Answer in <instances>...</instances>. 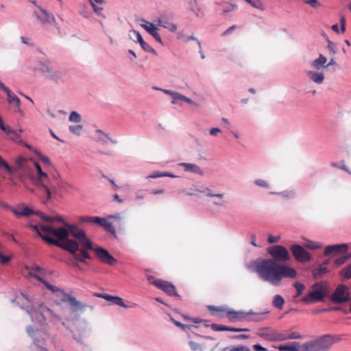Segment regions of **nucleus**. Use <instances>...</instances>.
I'll return each mask as SVG.
<instances>
[{
  "mask_svg": "<svg viewBox=\"0 0 351 351\" xmlns=\"http://www.w3.org/2000/svg\"><path fill=\"white\" fill-rule=\"evenodd\" d=\"M66 226V228H55L53 233L59 239L58 242L66 243V245H56L69 251L76 260L84 263L88 258V239L85 232L73 225Z\"/></svg>",
  "mask_w": 351,
  "mask_h": 351,
  "instance_id": "f257e3e1",
  "label": "nucleus"
},
{
  "mask_svg": "<svg viewBox=\"0 0 351 351\" xmlns=\"http://www.w3.org/2000/svg\"><path fill=\"white\" fill-rule=\"evenodd\" d=\"M255 270L265 281L277 286L285 278H295L296 271L289 266L276 263L271 258L261 259L254 263Z\"/></svg>",
  "mask_w": 351,
  "mask_h": 351,
  "instance_id": "f03ea898",
  "label": "nucleus"
},
{
  "mask_svg": "<svg viewBox=\"0 0 351 351\" xmlns=\"http://www.w3.org/2000/svg\"><path fill=\"white\" fill-rule=\"evenodd\" d=\"M44 285L49 290H51L54 293H60L62 294V301L63 302L67 303L70 306V310L71 313L73 314L72 319L77 317L81 313L85 312V307L83 306L81 304V303L75 299V298L71 296L68 293H66L63 290L60 289L59 287L50 285L47 281L45 282Z\"/></svg>",
  "mask_w": 351,
  "mask_h": 351,
  "instance_id": "7ed1b4c3",
  "label": "nucleus"
},
{
  "mask_svg": "<svg viewBox=\"0 0 351 351\" xmlns=\"http://www.w3.org/2000/svg\"><path fill=\"white\" fill-rule=\"evenodd\" d=\"M326 294L327 289L326 285L322 283H316L311 287V290L309 293L301 298V300L306 304L322 301Z\"/></svg>",
  "mask_w": 351,
  "mask_h": 351,
  "instance_id": "20e7f679",
  "label": "nucleus"
},
{
  "mask_svg": "<svg viewBox=\"0 0 351 351\" xmlns=\"http://www.w3.org/2000/svg\"><path fill=\"white\" fill-rule=\"evenodd\" d=\"M89 250L94 251L96 258L103 263L114 265L117 262V259L111 256L106 250L100 246H95L90 241Z\"/></svg>",
  "mask_w": 351,
  "mask_h": 351,
  "instance_id": "39448f33",
  "label": "nucleus"
},
{
  "mask_svg": "<svg viewBox=\"0 0 351 351\" xmlns=\"http://www.w3.org/2000/svg\"><path fill=\"white\" fill-rule=\"evenodd\" d=\"M147 280L150 284L154 285L158 289H161L167 295L176 297L179 296L175 286L172 283L161 279H155L152 276H148Z\"/></svg>",
  "mask_w": 351,
  "mask_h": 351,
  "instance_id": "423d86ee",
  "label": "nucleus"
},
{
  "mask_svg": "<svg viewBox=\"0 0 351 351\" xmlns=\"http://www.w3.org/2000/svg\"><path fill=\"white\" fill-rule=\"evenodd\" d=\"M267 252L276 263L287 262L289 258L288 250L282 245H276L267 248Z\"/></svg>",
  "mask_w": 351,
  "mask_h": 351,
  "instance_id": "0eeeda50",
  "label": "nucleus"
},
{
  "mask_svg": "<svg viewBox=\"0 0 351 351\" xmlns=\"http://www.w3.org/2000/svg\"><path fill=\"white\" fill-rule=\"evenodd\" d=\"M341 339L339 335H325L320 338L316 339L319 351H326L331 348V346Z\"/></svg>",
  "mask_w": 351,
  "mask_h": 351,
  "instance_id": "6e6552de",
  "label": "nucleus"
},
{
  "mask_svg": "<svg viewBox=\"0 0 351 351\" xmlns=\"http://www.w3.org/2000/svg\"><path fill=\"white\" fill-rule=\"evenodd\" d=\"M349 300L348 289L343 285H339L332 295V300L335 303H343Z\"/></svg>",
  "mask_w": 351,
  "mask_h": 351,
  "instance_id": "1a4fd4ad",
  "label": "nucleus"
},
{
  "mask_svg": "<svg viewBox=\"0 0 351 351\" xmlns=\"http://www.w3.org/2000/svg\"><path fill=\"white\" fill-rule=\"evenodd\" d=\"M290 250L295 258L300 262H306L311 258L309 254L300 245H293Z\"/></svg>",
  "mask_w": 351,
  "mask_h": 351,
  "instance_id": "9d476101",
  "label": "nucleus"
},
{
  "mask_svg": "<svg viewBox=\"0 0 351 351\" xmlns=\"http://www.w3.org/2000/svg\"><path fill=\"white\" fill-rule=\"evenodd\" d=\"M39 70L49 80L58 82L62 79L61 74L57 71L53 70L49 66L42 64L39 68Z\"/></svg>",
  "mask_w": 351,
  "mask_h": 351,
  "instance_id": "9b49d317",
  "label": "nucleus"
},
{
  "mask_svg": "<svg viewBox=\"0 0 351 351\" xmlns=\"http://www.w3.org/2000/svg\"><path fill=\"white\" fill-rule=\"evenodd\" d=\"M35 165H36V167L37 169L38 174L39 176L40 184L42 186L43 191L47 195V199H46V200H44V202H46L51 198L50 189L45 183V180H47L48 178V176L47 175V173H45V172H43L42 171V169L39 165L35 164Z\"/></svg>",
  "mask_w": 351,
  "mask_h": 351,
  "instance_id": "f8f14e48",
  "label": "nucleus"
},
{
  "mask_svg": "<svg viewBox=\"0 0 351 351\" xmlns=\"http://www.w3.org/2000/svg\"><path fill=\"white\" fill-rule=\"evenodd\" d=\"M39 12H34V14L38 21L43 24H49L52 22L56 24V19L53 15L49 13L47 10L38 7Z\"/></svg>",
  "mask_w": 351,
  "mask_h": 351,
  "instance_id": "ddd939ff",
  "label": "nucleus"
},
{
  "mask_svg": "<svg viewBox=\"0 0 351 351\" xmlns=\"http://www.w3.org/2000/svg\"><path fill=\"white\" fill-rule=\"evenodd\" d=\"M348 250V246L345 243L328 245L325 247L324 254L325 256L335 255L339 253L346 252Z\"/></svg>",
  "mask_w": 351,
  "mask_h": 351,
  "instance_id": "4468645a",
  "label": "nucleus"
},
{
  "mask_svg": "<svg viewBox=\"0 0 351 351\" xmlns=\"http://www.w3.org/2000/svg\"><path fill=\"white\" fill-rule=\"evenodd\" d=\"M29 228L35 231L37 234L40 237L45 241L48 243L50 245H60L62 246H65L66 243H60L57 241V239H55L52 237H51L49 235H45L41 232L40 226L38 225H29Z\"/></svg>",
  "mask_w": 351,
  "mask_h": 351,
  "instance_id": "2eb2a0df",
  "label": "nucleus"
},
{
  "mask_svg": "<svg viewBox=\"0 0 351 351\" xmlns=\"http://www.w3.org/2000/svg\"><path fill=\"white\" fill-rule=\"evenodd\" d=\"M92 139L97 143H99L102 145H106L108 143V140L110 141L112 143H117L116 141L112 140L111 138L108 136V135L104 132H103L100 130H96L95 132L92 134Z\"/></svg>",
  "mask_w": 351,
  "mask_h": 351,
  "instance_id": "dca6fc26",
  "label": "nucleus"
},
{
  "mask_svg": "<svg viewBox=\"0 0 351 351\" xmlns=\"http://www.w3.org/2000/svg\"><path fill=\"white\" fill-rule=\"evenodd\" d=\"M306 75L307 77L313 82L317 84H322L325 80L324 72L317 71H306Z\"/></svg>",
  "mask_w": 351,
  "mask_h": 351,
  "instance_id": "f3484780",
  "label": "nucleus"
},
{
  "mask_svg": "<svg viewBox=\"0 0 351 351\" xmlns=\"http://www.w3.org/2000/svg\"><path fill=\"white\" fill-rule=\"evenodd\" d=\"M249 313L242 311H235L233 310H229L227 311V317L231 322L235 321H247V316Z\"/></svg>",
  "mask_w": 351,
  "mask_h": 351,
  "instance_id": "a211bd4d",
  "label": "nucleus"
},
{
  "mask_svg": "<svg viewBox=\"0 0 351 351\" xmlns=\"http://www.w3.org/2000/svg\"><path fill=\"white\" fill-rule=\"evenodd\" d=\"M0 88L6 93L8 97V101L11 104H14L19 111L21 103L19 98L4 84H1Z\"/></svg>",
  "mask_w": 351,
  "mask_h": 351,
  "instance_id": "6ab92c4d",
  "label": "nucleus"
},
{
  "mask_svg": "<svg viewBox=\"0 0 351 351\" xmlns=\"http://www.w3.org/2000/svg\"><path fill=\"white\" fill-rule=\"evenodd\" d=\"M93 295L104 298L106 300L111 302L112 304H116L119 306L125 308L127 307V306L124 304L123 299L119 297L112 296L108 294H101L97 293H93Z\"/></svg>",
  "mask_w": 351,
  "mask_h": 351,
  "instance_id": "aec40b11",
  "label": "nucleus"
},
{
  "mask_svg": "<svg viewBox=\"0 0 351 351\" xmlns=\"http://www.w3.org/2000/svg\"><path fill=\"white\" fill-rule=\"evenodd\" d=\"M91 6L93 8L94 12L99 16H101L105 18L106 16L104 14V7L106 3L105 0H89Z\"/></svg>",
  "mask_w": 351,
  "mask_h": 351,
  "instance_id": "412c9836",
  "label": "nucleus"
},
{
  "mask_svg": "<svg viewBox=\"0 0 351 351\" xmlns=\"http://www.w3.org/2000/svg\"><path fill=\"white\" fill-rule=\"evenodd\" d=\"M141 26L149 32L158 43H162V38L158 33V28L152 23L146 22V24H142Z\"/></svg>",
  "mask_w": 351,
  "mask_h": 351,
  "instance_id": "4be33fe9",
  "label": "nucleus"
},
{
  "mask_svg": "<svg viewBox=\"0 0 351 351\" xmlns=\"http://www.w3.org/2000/svg\"><path fill=\"white\" fill-rule=\"evenodd\" d=\"M180 166L184 167L185 171H190L199 175H203V172L199 167L193 163L182 162L179 164Z\"/></svg>",
  "mask_w": 351,
  "mask_h": 351,
  "instance_id": "5701e85b",
  "label": "nucleus"
},
{
  "mask_svg": "<svg viewBox=\"0 0 351 351\" xmlns=\"http://www.w3.org/2000/svg\"><path fill=\"white\" fill-rule=\"evenodd\" d=\"M249 315L247 316L248 322H262L266 319L267 313H254L252 311L247 312Z\"/></svg>",
  "mask_w": 351,
  "mask_h": 351,
  "instance_id": "b1692460",
  "label": "nucleus"
},
{
  "mask_svg": "<svg viewBox=\"0 0 351 351\" xmlns=\"http://www.w3.org/2000/svg\"><path fill=\"white\" fill-rule=\"evenodd\" d=\"M36 311L39 313L40 317H36V319L40 322L46 319V315L52 314V311L44 304H39Z\"/></svg>",
  "mask_w": 351,
  "mask_h": 351,
  "instance_id": "393cba45",
  "label": "nucleus"
},
{
  "mask_svg": "<svg viewBox=\"0 0 351 351\" xmlns=\"http://www.w3.org/2000/svg\"><path fill=\"white\" fill-rule=\"evenodd\" d=\"M326 58L322 54H319V58L315 59L311 62V66H313V68L316 70H319L322 68H326Z\"/></svg>",
  "mask_w": 351,
  "mask_h": 351,
  "instance_id": "a878e982",
  "label": "nucleus"
},
{
  "mask_svg": "<svg viewBox=\"0 0 351 351\" xmlns=\"http://www.w3.org/2000/svg\"><path fill=\"white\" fill-rule=\"evenodd\" d=\"M212 329L215 331H232V332H241V331H249L247 328H238L228 327L223 325L213 324Z\"/></svg>",
  "mask_w": 351,
  "mask_h": 351,
  "instance_id": "bb28decb",
  "label": "nucleus"
},
{
  "mask_svg": "<svg viewBox=\"0 0 351 351\" xmlns=\"http://www.w3.org/2000/svg\"><path fill=\"white\" fill-rule=\"evenodd\" d=\"M300 351H319L316 340L306 342L301 346Z\"/></svg>",
  "mask_w": 351,
  "mask_h": 351,
  "instance_id": "cd10ccee",
  "label": "nucleus"
},
{
  "mask_svg": "<svg viewBox=\"0 0 351 351\" xmlns=\"http://www.w3.org/2000/svg\"><path fill=\"white\" fill-rule=\"evenodd\" d=\"M12 211L18 217L21 216H28L32 213V210L27 206L19 208H12Z\"/></svg>",
  "mask_w": 351,
  "mask_h": 351,
  "instance_id": "c85d7f7f",
  "label": "nucleus"
},
{
  "mask_svg": "<svg viewBox=\"0 0 351 351\" xmlns=\"http://www.w3.org/2000/svg\"><path fill=\"white\" fill-rule=\"evenodd\" d=\"M108 219H113V221L111 222L113 223L116 228L119 230L123 228V217H122L119 214L117 215H110L108 216Z\"/></svg>",
  "mask_w": 351,
  "mask_h": 351,
  "instance_id": "c756f323",
  "label": "nucleus"
},
{
  "mask_svg": "<svg viewBox=\"0 0 351 351\" xmlns=\"http://www.w3.org/2000/svg\"><path fill=\"white\" fill-rule=\"evenodd\" d=\"M258 335L262 338H264L268 341H272L273 332H269V328H262L258 330Z\"/></svg>",
  "mask_w": 351,
  "mask_h": 351,
  "instance_id": "7c9ffc66",
  "label": "nucleus"
},
{
  "mask_svg": "<svg viewBox=\"0 0 351 351\" xmlns=\"http://www.w3.org/2000/svg\"><path fill=\"white\" fill-rule=\"evenodd\" d=\"M298 346V343L293 342L291 345H280L278 348L280 351H300Z\"/></svg>",
  "mask_w": 351,
  "mask_h": 351,
  "instance_id": "2f4dec72",
  "label": "nucleus"
},
{
  "mask_svg": "<svg viewBox=\"0 0 351 351\" xmlns=\"http://www.w3.org/2000/svg\"><path fill=\"white\" fill-rule=\"evenodd\" d=\"M107 219L99 217H89V223L96 224L103 227L105 225Z\"/></svg>",
  "mask_w": 351,
  "mask_h": 351,
  "instance_id": "473e14b6",
  "label": "nucleus"
},
{
  "mask_svg": "<svg viewBox=\"0 0 351 351\" xmlns=\"http://www.w3.org/2000/svg\"><path fill=\"white\" fill-rule=\"evenodd\" d=\"M21 130H19V132L14 131L11 130L10 128L8 130L5 132L9 137L10 139L17 141L20 139V133Z\"/></svg>",
  "mask_w": 351,
  "mask_h": 351,
  "instance_id": "72a5a7b5",
  "label": "nucleus"
},
{
  "mask_svg": "<svg viewBox=\"0 0 351 351\" xmlns=\"http://www.w3.org/2000/svg\"><path fill=\"white\" fill-rule=\"evenodd\" d=\"M272 341H285L289 339L288 333L287 332H273L272 336Z\"/></svg>",
  "mask_w": 351,
  "mask_h": 351,
  "instance_id": "f704fd0d",
  "label": "nucleus"
},
{
  "mask_svg": "<svg viewBox=\"0 0 351 351\" xmlns=\"http://www.w3.org/2000/svg\"><path fill=\"white\" fill-rule=\"evenodd\" d=\"M103 228L106 231L110 232L114 238H117L116 228L112 222H109L108 220H106L105 225L103 226Z\"/></svg>",
  "mask_w": 351,
  "mask_h": 351,
  "instance_id": "c9c22d12",
  "label": "nucleus"
},
{
  "mask_svg": "<svg viewBox=\"0 0 351 351\" xmlns=\"http://www.w3.org/2000/svg\"><path fill=\"white\" fill-rule=\"evenodd\" d=\"M285 304V300L280 295H276L274 298L273 305L279 308L282 309Z\"/></svg>",
  "mask_w": 351,
  "mask_h": 351,
  "instance_id": "e433bc0d",
  "label": "nucleus"
},
{
  "mask_svg": "<svg viewBox=\"0 0 351 351\" xmlns=\"http://www.w3.org/2000/svg\"><path fill=\"white\" fill-rule=\"evenodd\" d=\"M158 25L165 28H169L172 32H174L177 29L176 25L173 23H169L167 21H162L160 19L158 20Z\"/></svg>",
  "mask_w": 351,
  "mask_h": 351,
  "instance_id": "4c0bfd02",
  "label": "nucleus"
},
{
  "mask_svg": "<svg viewBox=\"0 0 351 351\" xmlns=\"http://www.w3.org/2000/svg\"><path fill=\"white\" fill-rule=\"evenodd\" d=\"M327 271L328 269L326 267L320 266L313 271V274L315 278H318L327 273Z\"/></svg>",
  "mask_w": 351,
  "mask_h": 351,
  "instance_id": "58836bf2",
  "label": "nucleus"
},
{
  "mask_svg": "<svg viewBox=\"0 0 351 351\" xmlns=\"http://www.w3.org/2000/svg\"><path fill=\"white\" fill-rule=\"evenodd\" d=\"M340 275L346 279L351 278V264L342 269Z\"/></svg>",
  "mask_w": 351,
  "mask_h": 351,
  "instance_id": "ea45409f",
  "label": "nucleus"
},
{
  "mask_svg": "<svg viewBox=\"0 0 351 351\" xmlns=\"http://www.w3.org/2000/svg\"><path fill=\"white\" fill-rule=\"evenodd\" d=\"M41 232L45 234H53L54 229L51 225L40 226Z\"/></svg>",
  "mask_w": 351,
  "mask_h": 351,
  "instance_id": "a19ab883",
  "label": "nucleus"
},
{
  "mask_svg": "<svg viewBox=\"0 0 351 351\" xmlns=\"http://www.w3.org/2000/svg\"><path fill=\"white\" fill-rule=\"evenodd\" d=\"M294 287L295 288L296 291H297V293L296 294L294 295V298H297L298 297H300L303 291L305 289V286L302 284V283H300V282H295L294 285H293Z\"/></svg>",
  "mask_w": 351,
  "mask_h": 351,
  "instance_id": "79ce46f5",
  "label": "nucleus"
},
{
  "mask_svg": "<svg viewBox=\"0 0 351 351\" xmlns=\"http://www.w3.org/2000/svg\"><path fill=\"white\" fill-rule=\"evenodd\" d=\"M173 100H181V101H184L188 104H193V101L190 98L186 97V96L182 95L178 93H176V94L175 95ZM172 103L175 104L176 101H172Z\"/></svg>",
  "mask_w": 351,
  "mask_h": 351,
  "instance_id": "37998d69",
  "label": "nucleus"
},
{
  "mask_svg": "<svg viewBox=\"0 0 351 351\" xmlns=\"http://www.w3.org/2000/svg\"><path fill=\"white\" fill-rule=\"evenodd\" d=\"M130 38L135 42L140 43L141 40H143L141 34L139 32L136 30H132L130 32Z\"/></svg>",
  "mask_w": 351,
  "mask_h": 351,
  "instance_id": "c03bdc74",
  "label": "nucleus"
},
{
  "mask_svg": "<svg viewBox=\"0 0 351 351\" xmlns=\"http://www.w3.org/2000/svg\"><path fill=\"white\" fill-rule=\"evenodd\" d=\"M71 122L80 123L81 121V116L75 111H72L69 118Z\"/></svg>",
  "mask_w": 351,
  "mask_h": 351,
  "instance_id": "a18cd8bd",
  "label": "nucleus"
},
{
  "mask_svg": "<svg viewBox=\"0 0 351 351\" xmlns=\"http://www.w3.org/2000/svg\"><path fill=\"white\" fill-rule=\"evenodd\" d=\"M16 300L18 303H21L23 306L27 304L29 302L28 298L23 293H21L19 295H17ZM22 308H24V306H22Z\"/></svg>",
  "mask_w": 351,
  "mask_h": 351,
  "instance_id": "49530a36",
  "label": "nucleus"
},
{
  "mask_svg": "<svg viewBox=\"0 0 351 351\" xmlns=\"http://www.w3.org/2000/svg\"><path fill=\"white\" fill-rule=\"evenodd\" d=\"M351 257V253H349L348 254L341 256V257L337 258L335 263L337 265H341L346 262V261Z\"/></svg>",
  "mask_w": 351,
  "mask_h": 351,
  "instance_id": "de8ad7c7",
  "label": "nucleus"
},
{
  "mask_svg": "<svg viewBox=\"0 0 351 351\" xmlns=\"http://www.w3.org/2000/svg\"><path fill=\"white\" fill-rule=\"evenodd\" d=\"M40 217L43 220L47 221V222H52L53 221H62V218L59 216L52 217L46 216V215H44L43 214H42Z\"/></svg>",
  "mask_w": 351,
  "mask_h": 351,
  "instance_id": "09e8293b",
  "label": "nucleus"
},
{
  "mask_svg": "<svg viewBox=\"0 0 351 351\" xmlns=\"http://www.w3.org/2000/svg\"><path fill=\"white\" fill-rule=\"evenodd\" d=\"M82 129L83 128L81 125L69 126L70 132L77 135H80L81 134Z\"/></svg>",
  "mask_w": 351,
  "mask_h": 351,
  "instance_id": "8fccbe9b",
  "label": "nucleus"
},
{
  "mask_svg": "<svg viewBox=\"0 0 351 351\" xmlns=\"http://www.w3.org/2000/svg\"><path fill=\"white\" fill-rule=\"evenodd\" d=\"M139 44L144 51L151 53L155 52V50L149 44L145 42L144 40H141Z\"/></svg>",
  "mask_w": 351,
  "mask_h": 351,
  "instance_id": "3c124183",
  "label": "nucleus"
},
{
  "mask_svg": "<svg viewBox=\"0 0 351 351\" xmlns=\"http://www.w3.org/2000/svg\"><path fill=\"white\" fill-rule=\"evenodd\" d=\"M71 332L73 333V338L77 341H81L82 337L84 336V331L77 330L76 332L72 330Z\"/></svg>",
  "mask_w": 351,
  "mask_h": 351,
  "instance_id": "603ef678",
  "label": "nucleus"
},
{
  "mask_svg": "<svg viewBox=\"0 0 351 351\" xmlns=\"http://www.w3.org/2000/svg\"><path fill=\"white\" fill-rule=\"evenodd\" d=\"M228 351H252L250 348L245 346H233Z\"/></svg>",
  "mask_w": 351,
  "mask_h": 351,
  "instance_id": "864d4df0",
  "label": "nucleus"
},
{
  "mask_svg": "<svg viewBox=\"0 0 351 351\" xmlns=\"http://www.w3.org/2000/svg\"><path fill=\"white\" fill-rule=\"evenodd\" d=\"M328 49L330 50V53L334 56L336 53L335 45L331 40H328Z\"/></svg>",
  "mask_w": 351,
  "mask_h": 351,
  "instance_id": "5fc2aeb1",
  "label": "nucleus"
},
{
  "mask_svg": "<svg viewBox=\"0 0 351 351\" xmlns=\"http://www.w3.org/2000/svg\"><path fill=\"white\" fill-rule=\"evenodd\" d=\"M254 183L256 185L262 186V187H265V188H268L269 187L268 183L265 180H261V179L256 180L254 181Z\"/></svg>",
  "mask_w": 351,
  "mask_h": 351,
  "instance_id": "6e6d98bb",
  "label": "nucleus"
},
{
  "mask_svg": "<svg viewBox=\"0 0 351 351\" xmlns=\"http://www.w3.org/2000/svg\"><path fill=\"white\" fill-rule=\"evenodd\" d=\"M29 276L35 278L36 279H37L39 282H43V284H45V282H46V280H45L39 274L35 273V272H33L32 271H29Z\"/></svg>",
  "mask_w": 351,
  "mask_h": 351,
  "instance_id": "4d7b16f0",
  "label": "nucleus"
},
{
  "mask_svg": "<svg viewBox=\"0 0 351 351\" xmlns=\"http://www.w3.org/2000/svg\"><path fill=\"white\" fill-rule=\"evenodd\" d=\"M289 339H301L302 336L299 332H292L289 334H288Z\"/></svg>",
  "mask_w": 351,
  "mask_h": 351,
  "instance_id": "13d9d810",
  "label": "nucleus"
},
{
  "mask_svg": "<svg viewBox=\"0 0 351 351\" xmlns=\"http://www.w3.org/2000/svg\"><path fill=\"white\" fill-rule=\"evenodd\" d=\"M304 3L310 5L313 8H316L319 5V3L317 0H304Z\"/></svg>",
  "mask_w": 351,
  "mask_h": 351,
  "instance_id": "bf43d9fd",
  "label": "nucleus"
},
{
  "mask_svg": "<svg viewBox=\"0 0 351 351\" xmlns=\"http://www.w3.org/2000/svg\"><path fill=\"white\" fill-rule=\"evenodd\" d=\"M0 168H4L8 171L10 170V166L0 156Z\"/></svg>",
  "mask_w": 351,
  "mask_h": 351,
  "instance_id": "052dcab7",
  "label": "nucleus"
},
{
  "mask_svg": "<svg viewBox=\"0 0 351 351\" xmlns=\"http://www.w3.org/2000/svg\"><path fill=\"white\" fill-rule=\"evenodd\" d=\"M29 271H32L33 272H38L39 274H43V269L39 267L38 265H34L32 266V267L29 268Z\"/></svg>",
  "mask_w": 351,
  "mask_h": 351,
  "instance_id": "680f3d73",
  "label": "nucleus"
},
{
  "mask_svg": "<svg viewBox=\"0 0 351 351\" xmlns=\"http://www.w3.org/2000/svg\"><path fill=\"white\" fill-rule=\"evenodd\" d=\"M10 261V256H4L2 253H0V262L2 264H7Z\"/></svg>",
  "mask_w": 351,
  "mask_h": 351,
  "instance_id": "e2e57ef3",
  "label": "nucleus"
},
{
  "mask_svg": "<svg viewBox=\"0 0 351 351\" xmlns=\"http://www.w3.org/2000/svg\"><path fill=\"white\" fill-rule=\"evenodd\" d=\"M280 236L269 235L267 241L269 243H274L278 242L280 240Z\"/></svg>",
  "mask_w": 351,
  "mask_h": 351,
  "instance_id": "0e129e2a",
  "label": "nucleus"
},
{
  "mask_svg": "<svg viewBox=\"0 0 351 351\" xmlns=\"http://www.w3.org/2000/svg\"><path fill=\"white\" fill-rule=\"evenodd\" d=\"M306 247L309 249L315 250L317 248H319L320 247V245L318 243H315V242H309L308 243H307L306 245Z\"/></svg>",
  "mask_w": 351,
  "mask_h": 351,
  "instance_id": "69168bd1",
  "label": "nucleus"
},
{
  "mask_svg": "<svg viewBox=\"0 0 351 351\" xmlns=\"http://www.w3.org/2000/svg\"><path fill=\"white\" fill-rule=\"evenodd\" d=\"M189 346L191 349L193 351L198 350L199 348V344L194 341H190Z\"/></svg>",
  "mask_w": 351,
  "mask_h": 351,
  "instance_id": "338daca9",
  "label": "nucleus"
},
{
  "mask_svg": "<svg viewBox=\"0 0 351 351\" xmlns=\"http://www.w3.org/2000/svg\"><path fill=\"white\" fill-rule=\"evenodd\" d=\"M253 349L254 351H268L267 348L263 347L260 344H254L253 346Z\"/></svg>",
  "mask_w": 351,
  "mask_h": 351,
  "instance_id": "774afa93",
  "label": "nucleus"
}]
</instances>
